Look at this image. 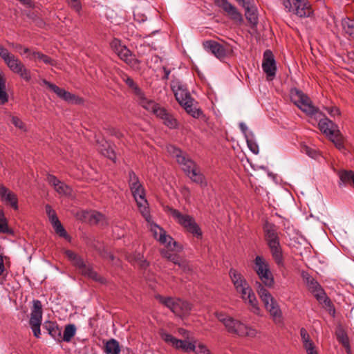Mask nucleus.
I'll return each instance as SVG.
<instances>
[{
    "mask_svg": "<svg viewBox=\"0 0 354 354\" xmlns=\"http://www.w3.org/2000/svg\"><path fill=\"white\" fill-rule=\"evenodd\" d=\"M254 270L260 281H256L255 288L258 295L276 323L281 321V311L279 306L267 288H272L274 284V276L270 270L269 263L261 256H257L254 260Z\"/></svg>",
    "mask_w": 354,
    "mask_h": 354,
    "instance_id": "nucleus-1",
    "label": "nucleus"
},
{
    "mask_svg": "<svg viewBox=\"0 0 354 354\" xmlns=\"http://www.w3.org/2000/svg\"><path fill=\"white\" fill-rule=\"evenodd\" d=\"M290 96L291 101L303 112L315 118H319L318 126L320 131L329 137L337 149L344 148L342 136L337 126L325 117L318 108L313 106L310 99L306 95L294 88L290 90Z\"/></svg>",
    "mask_w": 354,
    "mask_h": 354,
    "instance_id": "nucleus-2",
    "label": "nucleus"
},
{
    "mask_svg": "<svg viewBox=\"0 0 354 354\" xmlns=\"http://www.w3.org/2000/svg\"><path fill=\"white\" fill-rule=\"evenodd\" d=\"M264 238L272 256L279 267L284 266L282 248L280 245L278 227L274 223L266 221L263 226Z\"/></svg>",
    "mask_w": 354,
    "mask_h": 354,
    "instance_id": "nucleus-3",
    "label": "nucleus"
},
{
    "mask_svg": "<svg viewBox=\"0 0 354 354\" xmlns=\"http://www.w3.org/2000/svg\"><path fill=\"white\" fill-rule=\"evenodd\" d=\"M171 88L174 93L176 100L189 115L197 118L202 114V111L200 109L193 107L194 100L186 86L182 82L178 80L173 81Z\"/></svg>",
    "mask_w": 354,
    "mask_h": 354,
    "instance_id": "nucleus-4",
    "label": "nucleus"
},
{
    "mask_svg": "<svg viewBox=\"0 0 354 354\" xmlns=\"http://www.w3.org/2000/svg\"><path fill=\"white\" fill-rule=\"evenodd\" d=\"M164 209L165 212L170 214L180 225L183 227L187 232L198 239H202L203 233L201 229L196 223L193 216L189 214H183L178 209L169 206L165 207Z\"/></svg>",
    "mask_w": 354,
    "mask_h": 354,
    "instance_id": "nucleus-5",
    "label": "nucleus"
},
{
    "mask_svg": "<svg viewBox=\"0 0 354 354\" xmlns=\"http://www.w3.org/2000/svg\"><path fill=\"white\" fill-rule=\"evenodd\" d=\"M0 57L7 66L13 73L18 74L22 79L29 82L31 79L30 72L15 55L0 44Z\"/></svg>",
    "mask_w": 354,
    "mask_h": 354,
    "instance_id": "nucleus-6",
    "label": "nucleus"
},
{
    "mask_svg": "<svg viewBox=\"0 0 354 354\" xmlns=\"http://www.w3.org/2000/svg\"><path fill=\"white\" fill-rule=\"evenodd\" d=\"M129 186L138 206L146 211L147 201L145 198V191L138 176L133 170L129 171Z\"/></svg>",
    "mask_w": 354,
    "mask_h": 354,
    "instance_id": "nucleus-7",
    "label": "nucleus"
},
{
    "mask_svg": "<svg viewBox=\"0 0 354 354\" xmlns=\"http://www.w3.org/2000/svg\"><path fill=\"white\" fill-rule=\"evenodd\" d=\"M283 5L288 12L299 17H308L313 13L308 0H285Z\"/></svg>",
    "mask_w": 354,
    "mask_h": 354,
    "instance_id": "nucleus-8",
    "label": "nucleus"
},
{
    "mask_svg": "<svg viewBox=\"0 0 354 354\" xmlns=\"http://www.w3.org/2000/svg\"><path fill=\"white\" fill-rule=\"evenodd\" d=\"M306 283L308 289L313 292L317 300L320 304H324L325 306L328 308L330 313H332L333 315H334L335 310L333 305L328 297L326 295V293L320 284L310 276L306 277Z\"/></svg>",
    "mask_w": 354,
    "mask_h": 354,
    "instance_id": "nucleus-9",
    "label": "nucleus"
},
{
    "mask_svg": "<svg viewBox=\"0 0 354 354\" xmlns=\"http://www.w3.org/2000/svg\"><path fill=\"white\" fill-rule=\"evenodd\" d=\"M225 328L228 333L239 337L252 338L257 333L254 328L234 318H232L229 323L226 324Z\"/></svg>",
    "mask_w": 354,
    "mask_h": 354,
    "instance_id": "nucleus-10",
    "label": "nucleus"
},
{
    "mask_svg": "<svg viewBox=\"0 0 354 354\" xmlns=\"http://www.w3.org/2000/svg\"><path fill=\"white\" fill-rule=\"evenodd\" d=\"M167 149L168 153L176 159L185 173L189 171L196 164L185 152L183 151L179 148L174 145H169Z\"/></svg>",
    "mask_w": 354,
    "mask_h": 354,
    "instance_id": "nucleus-11",
    "label": "nucleus"
},
{
    "mask_svg": "<svg viewBox=\"0 0 354 354\" xmlns=\"http://www.w3.org/2000/svg\"><path fill=\"white\" fill-rule=\"evenodd\" d=\"M33 306L31 309L30 326L32 328L35 337H40V326L42 320V304L39 300H33Z\"/></svg>",
    "mask_w": 354,
    "mask_h": 354,
    "instance_id": "nucleus-12",
    "label": "nucleus"
},
{
    "mask_svg": "<svg viewBox=\"0 0 354 354\" xmlns=\"http://www.w3.org/2000/svg\"><path fill=\"white\" fill-rule=\"evenodd\" d=\"M160 335L163 341L167 344H170L176 349H181L185 352H190L195 351L196 346L192 342L186 340L177 339L171 335L166 333L165 331H160Z\"/></svg>",
    "mask_w": 354,
    "mask_h": 354,
    "instance_id": "nucleus-13",
    "label": "nucleus"
},
{
    "mask_svg": "<svg viewBox=\"0 0 354 354\" xmlns=\"http://www.w3.org/2000/svg\"><path fill=\"white\" fill-rule=\"evenodd\" d=\"M43 84L46 85L50 88L59 98L62 100L72 104H80L83 102V100L81 97L76 96L74 94L71 93L66 90L59 88L57 85L49 82L46 80H43Z\"/></svg>",
    "mask_w": 354,
    "mask_h": 354,
    "instance_id": "nucleus-14",
    "label": "nucleus"
},
{
    "mask_svg": "<svg viewBox=\"0 0 354 354\" xmlns=\"http://www.w3.org/2000/svg\"><path fill=\"white\" fill-rule=\"evenodd\" d=\"M203 46L206 51L214 55L220 60L223 59L227 56L228 52V46L214 40H207L203 43Z\"/></svg>",
    "mask_w": 354,
    "mask_h": 354,
    "instance_id": "nucleus-15",
    "label": "nucleus"
},
{
    "mask_svg": "<svg viewBox=\"0 0 354 354\" xmlns=\"http://www.w3.org/2000/svg\"><path fill=\"white\" fill-rule=\"evenodd\" d=\"M262 68L268 79L272 80L276 75L277 66L272 53L267 50L263 53Z\"/></svg>",
    "mask_w": 354,
    "mask_h": 354,
    "instance_id": "nucleus-16",
    "label": "nucleus"
},
{
    "mask_svg": "<svg viewBox=\"0 0 354 354\" xmlns=\"http://www.w3.org/2000/svg\"><path fill=\"white\" fill-rule=\"evenodd\" d=\"M216 3L223 10L232 20L239 24L243 21L242 15L239 12L237 8L227 0H216Z\"/></svg>",
    "mask_w": 354,
    "mask_h": 354,
    "instance_id": "nucleus-17",
    "label": "nucleus"
},
{
    "mask_svg": "<svg viewBox=\"0 0 354 354\" xmlns=\"http://www.w3.org/2000/svg\"><path fill=\"white\" fill-rule=\"evenodd\" d=\"M156 116L161 120L162 123L169 129H176L178 126V122L173 114L163 106H161L158 111Z\"/></svg>",
    "mask_w": 354,
    "mask_h": 354,
    "instance_id": "nucleus-18",
    "label": "nucleus"
},
{
    "mask_svg": "<svg viewBox=\"0 0 354 354\" xmlns=\"http://www.w3.org/2000/svg\"><path fill=\"white\" fill-rule=\"evenodd\" d=\"M0 197L3 202L10 205L14 209H18L17 196L3 185H0Z\"/></svg>",
    "mask_w": 354,
    "mask_h": 354,
    "instance_id": "nucleus-19",
    "label": "nucleus"
},
{
    "mask_svg": "<svg viewBox=\"0 0 354 354\" xmlns=\"http://www.w3.org/2000/svg\"><path fill=\"white\" fill-rule=\"evenodd\" d=\"M111 47L120 59L124 62L133 55L131 51L118 39L115 38L112 40Z\"/></svg>",
    "mask_w": 354,
    "mask_h": 354,
    "instance_id": "nucleus-20",
    "label": "nucleus"
},
{
    "mask_svg": "<svg viewBox=\"0 0 354 354\" xmlns=\"http://www.w3.org/2000/svg\"><path fill=\"white\" fill-rule=\"evenodd\" d=\"M158 241L162 244H165L167 249L171 251L179 252L182 251L183 247L177 241H174V239L166 234V232L163 229H160V237Z\"/></svg>",
    "mask_w": 354,
    "mask_h": 354,
    "instance_id": "nucleus-21",
    "label": "nucleus"
},
{
    "mask_svg": "<svg viewBox=\"0 0 354 354\" xmlns=\"http://www.w3.org/2000/svg\"><path fill=\"white\" fill-rule=\"evenodd\" d=\"M136 99L140 106H142L147 111L153 113L155 115L162 106L154 101L148 100L145 97L144 92L142 93L141 96H138Z\"/></svg>",
    "mask_w": 354,
    "mask_h": 354,
    "instance_id": "nucleus-22",
    "label": "nucleus"
},
{
    "mask_svg": "<svg viewBox=\"0 0 354 354\" xmlns=\"http://www.w3.org/2000/svg\"><path fill=\"white\" fill-rule=\"evenodd\" d=\"M43 328L57 342H61L62 330L55 322L46 321L43 324Z\"/></svg>",
    "mask_w": 354,
    "mask_h": 354,
    "instance_id": "nucleus-23",
    "label": "nucleus"
},
{
    "mask_svg": "<svg viewBox=\"0 0 354 354\" xmlns=\"http://www.w3.org/2000/svg\"><path fill=\"white\" fill-rule=\"evenodd\" d=\"M229 275L236 290L249 284L244 276L235 269L231 268Z\"/></svg>",
    "mask_w": 354,
    "mask_h": 354,
    "instance_id": "nucleus-24",
    "label": "nucleus"
},
{
    "mask_svg": "<svg viewBox=\"0 0 354 354\" xmlns=\"http://www.w3.org/2000/svg\"><path fill=\"white\" fill-rule=\"evenodd\" d=\"M243 7L245 8V17L250 23L251 28L254 29L258 24L257 10L250 2H244Z\"/></svg>",
    "mask_w": 354,
    "mask_h": 354,
    "instance_id": "nucleus-25",
    "label": "nucleus"
},
{
    "mask_svg": "<svg viewBox=\"0 0 354 354\" xmlns=\"http://www.w3.org/2000/svg\"><path fill=\"white\" fill-rule=\"evenodd\" d=\"M176 308L174 310V314L178 316H186L188 315L192 310V304L186 301H183L180 299H177L176 301Z\"/></svg>",
    "mask_w": 354,
    "mask_h": 354,
    "instance_id": "nucleus-26",
    "label": "nucleus"
},
{
    "mask_svg": "<svg viewBox=\"0 0 354 354\" xmlns=\"http://www.w3.org/2000/svg\"><path fill=\"white\" fill-rule=\"evenodd\" d=\"M339 178V185H346L354 184V171L351 170H341L338 172Z\"/></svg>",
    "mask_w": 354,
    "mask_h": 354,
    "instance_id": "nucleus-27",
    "label": "nucleus"
},
{
    "mask_svg": "<svg viewBox=\"0 0 354 354\" xmlns=\"http://www.w3.org/2000/svg\"><path fill=\"white\" fill-rule=\"evenodd\" d=\"M185 174L193 182L199 184L201 186L206 185L204 176L198 170L196 164L189 171L185 172Z\"/></svg>",
    "mask_w": 354,
    "mask_h": 354,
    "instance_id": "nucleus-28",
    "label": "nucleus"
},
{
    "mask_svg": "<svg viewBox=\"0 0 354 354\" xmlns=\"http://www.w3.org/2000/svg\"><path fill=\"white\" fill-rule=\"evenodd\" d=\"M122 80L126 83L129 88L131 89L132 93L137 97L138 96H141L142 90L137 85V84L133 81V80L128 76L127 74L123 73L121 75Z\"/></svg>",
    "mask_w": 354,
    "mask_h": 354,
    "instance_id": "nucleus-29",
    "label": "nucleus"
},
{
    "mask_svg": "<svg viewBox=\"0 0 354 354\" xmlns=\"http://www.w3.org/2000/svg\"><path fill=\"white\" fill-rule=\"evenodd\" d=\"M104 351L106 354H120L121 348L119 342L111 338L105 343Z\"/></svg>",
    "mask_w": 354,
    "mask_h": 354,
    "instance_id": "nucleus-30",
    "label": "nucleus"
},
{
    "mask_svg": "<svg viewBox=\"0 0 354 354\" xmlns=\"http://www.w3.org/2000/svg\"><path fill=\"white\" fill-rule=\"evenodd\" d=\"M99 150L103 156L107 157L113 162H115V153L111 144H109L108 142H104V143L101 144L99 147Z\"/></svg>",
    "mask_w": 354,
    "mask_h": 354,
    "instance_id": "nucleus-31",
    "label": "nucleus"
},
{
    "mask_svg": "<svg viewBox=\"0 0 354 354\" xmlns=\"http://www.w3.org/2000/svg\"><path fill=\"white\" fill-rule=\"evenodd\" d=\"M155 298L162 305L170 309L173 313L176 308V304L178 298H174L171 297H165L160 295H156Z\"/></svg>",
    "mask_w": 354,
    "mask_h": 354,
    "instance_id": "nucleus-32",
    "label": "nucleus"
},
{
    "mask_svg": "<svg viewBox=\"0 0 354 354\" xmlns=\"http://www.w3.org/2000/svg\"><path fill=\"white\" fill-rule=\"evenodd\" d=\"M8 101V95L6 90V78L4 73L0 71V104H5Z\"/></svg>",
    "mask_w": 354,
    "mask_h": 354,
    "instance_id": "nucleus-33",
    "label": "nucleus"
},
{
    "mask_svg": "<svg viewBox=\"0 0 354 354\" xmlns=\"http://www.w3.org/2000/svg\"><path fill=\"white\" fill-rule=\"evenodd\" d=\"M76 327L74 324H67L65 326L63 335H62L61 342H70L72 338L75 335Z\"/></svg>",
    "mask_w": 354,
    "mask_h": 354,
    "instance_id": "nucleus-34",
    "label": "nucleus"
},
{
    "mask_svg": "<svg viewBox=\"0 0 354 354\" xmlns=\"http://www.w3.org/2000/svg\"><path fill=\"white\" fill-rule=\"evenodd\" d=\"M88 221L91 225H103L104 223V216L96 211H93L87 213Z\"/></svg>",
    "mask_w": 354,
    "mask_h": 354,
    "instance_id": "nucleus-35",
    "label": "nucleus"
},
{
    "mask_svg": "<svg viewBox=\"0 0 354 354\" xmlns=\"http://www.w3.org/2000/svg\"><path fill=\"white\" fill-rule=\"evenodd\" d=\"M32 59L35 61L41 62L46 64H50L55 66L56 62L54 59H51L48 55L43 54L38 51H32Z\"/></svg>",
    "mask_w": 354,
    "mask_h": 354,
    "instance_id": "nucleus-36",
    "label": "nucleus"
},
{
    "mask_svg": "<svg viewBox=\"0 0 354 354\" xmlns=\"http://www.w3.org/2000/svg\"><path fill=\"white\" fill-rule=\"evenodd\" d=\"M129 261L134 265H138L142 269H146L149 266L147 261L140 253L129 257Z\"/></svg>",
    "mask_w": 354,
    "mask_h": 354,
    "instance_id": "nucleus-37",
    "label": "nucleus"
},
{
    "mask_svg": "<svg viewBox=\"0 0 354 354\" xmlns=\"http://www.w3.org/2000/svg\"><path fill=\"white\" fill-rule=\"evenodd\" d=\"M160 254L162 257L168 259L171 262L180 265V257L176 254L172 252L169 249H162L160 251Z\"/></svg>",
    "mask_w": 354,
    "mask_h": 354,
    "instance_id": "nucleus-38",
    "label": "nucleus"
},
{
    "mask_svg": "<svg viewBox=\"0 0 354 354\" xmlns=\"http://www.w3.org/2000/svg\"><path fill=\"white\" fill-rule=\"evenodd\" d=\"M245 303H248L250 306V310L252 313L257 315L260 313L259 303L254 292L247 297V301Z\"/></svg>",
    "mask_w": 354,
    "mask_h": 354,
    "instance_id": "nucleus-39",
    "label": "nucleus"
},
{
    "mask_svg": "<svg viewBox=\"0 0 354 354\" xmlns=\"http://www.w3.org/2000/svg\"><path fill=\"white\" fill-rule=\"evenodd\" d=\"M246 142L250 150L254 154L259 153V146L254 140V133H250L246 136Z\"/></svg>",
    "mask_w": 354,
    "mask_h": 354,
    "instance_id": "nucleus-40",
    "label": "nucleus"
},
{
    "mask_svg": "<svg viewBox=\"0 0 354 354\" xmlns=\"http://www.w3.org/2000/svg\"><path fill=\"white\" fill-rule=\"evenodd\" d=\"M343 29L346 33L354 38V19L347 18L342 21Z\"/></svg>",
    "mask_w": 354,
    "mask_h": 354,
    "instance_id": "nucleus-41",
    "label": "nucleus"
},
{
    "mask_svg": "<svg viewBox=\"0 0 354 354\" xmlns=\"http://www.w3.org/2000/svg\"><path fill=\"white\" fill-rule=\"evenodd\" d=\"M336 337L337 341L342 344V346H347L348 343H349V339L346 331L342 328H339L336 330Z\"/></svg>",
    "mask_w": 354,
    "mask_h": 354,
    "instance_id": "nucleus-42",
    "label": "nucleus"
},
{
    "mask_svg": "<svg viewBox=\"0 0 354 354\" xmlns=\"http://www.w3.org/2000/svg\"><path fill=\"white\" fill-rule=\"evenodd\" d=\"M72 263L80 271L82 274H83L84 272H86L85 270L89 266L88 265H86L84 260L78 255L72 261Z\"/></svg>",
    "mask_w": 354,
    "mask_h": 354,
    "instance_id": "nucleus-43",
    "label": "nucleus"
},
{
    "mask_svg": "<svg viewBox=\"0 0 354 354\" xmlns=\"http://www.w3.org/2000/svg\"><path fill=\"white\" fill-rule=\"evenodd\" d=\"M53 227H54L56 233L59 234V236L67 238L68 237L66 231L62 225L60 221L58 220L55 221V222L51 223Z\"/></svg>",
    "mask_w": 354,
    "mask_h": 354,
    "instance_id": "nucleus-44",
    "label": "nucleus"
},
{
    "mask_svg": "<svg viewBox=\"0 0 354 354\" xmlns=\"http://www.w3.org/2000/svg\"><path fill=\"white\" fill-rule=\"evenodd\" d=\"M85 271L86 272H83V275L86 276L93 279L94 281L103 282V279L101 277H100L98 274L95 271H94L93 269L90 266L86 268Z\"/></svg>",
    "mask_w": 354,
    "mask_h": 354,
    "instance_id": "nucleus-45",
    "label": "nucleus"
},
{
    "mask_svg": "<svg viewBox=\"0 0 354 354\" xmlns=\"http://www.w3.org/2000/svg\"><path fill=\"white\" fill-rule=\"evenodd\" d=\"M236 291L241 295V298L245 302L247 301V297H248L249 295L254 292L249 284L248 286L245 287H242Z\"/></svg>",
    "mask_w": 354,
    "mask_h": 354,
    "instance_id": "nucleus-46",
    "label": "nucleus"
},
{
    "mask_svg": "<svg viewBox=\"0 0 354 354\" xmlns=\"http://www.w3.org/2000/svg\"><path fill=\"white\" fill-rule=\"evenodd\" d=\"M0 233L12 234L13 231L8 227L6 218L2 214L0 216Z\"/></svg>",
    "mask_w": 354,
    "mask_h": 354,
    "instance_id": "nucleus-47",
    "label": "nucleus"
},
{
    "mask_svg": "<svg viewBox=\"0 0 354 354\" xmlns=\"http://www.w3.org/2000/svg\"><path fill=\"white\" fill-rule=\"evenodd\" d=\"M300 335L301 337L304 347L310 346L311 344H313V342L310 340L309 334L308 333L307 330L305 328H301Z\"/></svg>",
    "mask_w": 354,
    "mask_h": 354,
    "instance_id": "nucleus-48",
    "label": "nucleus"
},
{
    "mask_svg": "<svg viewBox=\"0 0 354 354\" xmlns=\"http://www.w3.org/2000/svg\"><path fill=\"white\" fill-rule=\"evenodd\" d=\"M59 194L68 195L71 193V188L63 182H61L54 188Z\"/></svg>",
    "mask_w": 354,
    "mask_h": 354,
    "instance_id": "nucleus-49",
    "label": "nucleus"
},
{
    "mask_svg": "<svg viewBox=\"0 0 354 354\" xmlns=\"http://www.w3.org/2000/svg\"><path fill=\"white\" fill-rule=\"evenodd\" d=\"M45 209L51 223L58 220V218L55 210L52 208V207L50 205H46L45 206Z\"/></svg>",
    "mask_w": 354,
    "mask_h": 354,
    "instance_id": "nucleus-50",
    "label": "nucleus"
},
{
    "mask_svg": "<svg viewBox=\"0 0 354 354\" xmlns=\"http://www.w3.org/2000/svg\"><path fill=\"white\" fill-rule=\"evenodd\" d=\"M125 63L133 69H138L140 62L138 59L135 58L132 55L130 57L128 58Z\"/></svg>",
    "mask_w": 354,
    "mask_h": 354,
    "instance_id": "nucleus-51",
    "label": "nucleus"
},
{
    "mask_svg": "<svg viewBox=\"0 0 354 354\" xmlns=\"http://www.w3.org/2000/svg\"><path fill=\"white\" fill-rule=\"evenodd\" d=\"M216 318L223 324L225 327L226 326V324L229 323V322L231 320L232 317L225 315V314L222 313H217L216 314Z\"/></svg>",
    "mask_w": 354,
    "mask_h": 354,
    "instance_id": "nucleus-52",
    "label": "nucleus"
},
{
    "mask_svg": "<svg viewBox=\"0 0 354 354\" xmlns=\"http://www.w3.org/2000/svg\"><path fill=\"white\" fill-rule=\"evenodd\" d=\"M46 180L48 183L52 185L54 188L57 186V185L60 183V180L57 178L56 176L48 174L46 178Z\"/></svg>",
    "mask_w": 354,
    "mask_h": 354,
    "instance_id": "nucleus-53",
    "label": "nucleus"
},
{
    "mask_svg": "<svg viewBox=\"0 0 354 354\" xmlns=\"http://www.w3.org/2000/svg\"><path fill=\"white\" fill-rule=\"evenodd\" d=\"M196 354H211L209 351L203 344H199L197 347L196 346L195 351Z\"/></svg>",
    "mask_w": 354,
    "mask_h": 354,
    "instance_id": "nucleus-54",
    "label": "nucleus"
},
{
    "mask_svg": "<svg viewBox=\"0 0 354 354\" xmlns=\"http://www.w3.org/2000/svg\"><path fill=\"white\" fill-rule=\"evenodd\" d=\"M68 5L77 12H80L82 8L79 0H68Z\"/></svg>",
    "mask_w": 354,
    "mask_h": 354,
    "instance_id": "nucleus-55",
    "label": "nucleus"
},
{
    "mask_svg": "<svg viewBox=\"0 0 354 354\" xmlns=\"http://www.w3.org/2000/svg\"><path fill=\"white\" fill-rule=\"evenodd\" d=\"M331 117H335L340 114V111L337 106H330L325 108Z\"/></svg>",
    "mask_w": 354,
    "mask_h": 354,
    "instance_id": "nucleus-56",
    "label": "nucleus"
},
{
    "mask_svg": "<svg viewBox=\"0 0 354 354\" xmlns=\"http://www.w3.org/2000/svg\"><path fill=\"white\" fill-rule=\"evenodd\" d=\"M11 122L19 129H23L24 127V122L17 117L12 116L11 118Z\"/></svg>",
    "mask_w": 354,
    "mask_h": 354,
    "instance_id": "nucleus-57",
    "label": "nucleus"
},
{
    "mask_svg": "<svg viewBox=\"0 0 354 354\" xmlns=\"http://www.w3.org/2000/svg\"><path fill=\"white\" fill-rule=\"evenodd\" d=\"M30 17L32 19V20L35 21V24L39 26V28H43L45 26L44 21L37 17V15H35L33 13Z\"/></svg>",
    "mask_w": 354,
    "mask_h": 354,
    "instance_id": "nucleus-58",
    "label": "nucleus"
},
{
    "mask_svg": "<svg viewBox=\"0 0 354 354\" xmlns=\"http://www.w3.org/2000/svg\"><path fill=\"white\" fill-rule=\"evenodd\" d=\"M160 229H162V228L159 227L156 224L151 225V230L153 232L155 239H156L158 241L160 237Z\"/></svg>",
    "mask_w": 354,
    "mask_h": 354,
    "instance_id": "nucleus-59",
    "label": "nucleus"
},
{
    "mask_svg": "<svg viewBox=\"0 0 354 354\" xmlns=\"http://www.w3.org/2000/svg\"><path fill=\"white\" fill-rule=\"evenodd\" d=\"M239 127L241 131L243 133L245 138L247 136L250 135V133H253L252 131H248V127L243 122H241L239 124Z\"/></svg>",
    "mask_w": 354,
    "mask_h": 354,
    "instance_id": "nucleus-60",
    "label": "nucleus"
},
{
    "mask_svg": "<svg viewBox=\"0 0 354 354\" xmlns=\"http://www.w3.org/2000/svg\"><path fill=\"white\" fill-rule=\"evenodd\" d=\"M304 150L306 152V153L308 154L311 158H315L317 156V151L315 150L311 149L308 147L306 146L304 148Z\"/></svg>",
    "mask_w": 354,
    "mask_h": 354,
    "instance_id": "nucleus-61",
    "label": "nucleus"
},
{
    "mask_svg": "<svg viewBox=\"0 0 354 354\" xmlns=\"http://www.w3.org/2000/svg\"><path fill=\"white\" fill-rule=\"evenodd\" d=\"M65 255L67 257V258L72 262L75 258L77 256V254H75L74 252L70 250H66L65 252Z\"/></svg>",
    "mask_w": 354,
    "mask_h": 354,
    "instance_id": "nucleus-62",
    "label": "nucleus"
},
{
    "mask_svg": "<svg viewBox=\"0 0 354 354\" xmlns=\"http://www.w3.org/2000/svg\"><path fill=\"white\" fill-rule=\"evenodd\" d=\"M307 354H317V351H315L314 344H311L310 346L304 347Z\"/></svg>",
    "mask_w": 354,
    "mask_h": 354,
    "instance_id": "nucleus-63",
    "label": "nucleus"
},
{
    "mask_svg": "<svg viewBox=\"0 0 354 354\" xmlns=\"http://www.w3.org/2000/svg\"><path fill=\"white\" fill-rule=\"evenodd\" d=\"M5 270V266L3 263V257L2 255H0V276L3 273Z\"/></svg>",
    "mask_w": 354,
    "mask_h": 354,
    "instance_id": "nucleus-64",
    "label": "nucleus"
}]
</instances>
